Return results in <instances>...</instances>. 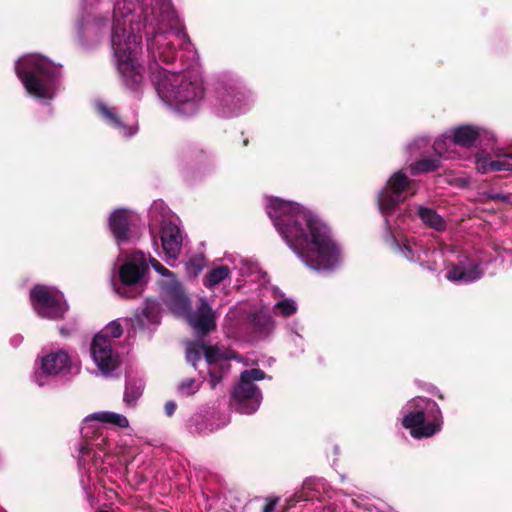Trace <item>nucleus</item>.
<instances>
[{
    "label": "nucleus",
    "mask_w": 512,
    "mask_h": 512,
    "mask_svg": "<svg viewBox=\"0 0 512 512\" xmlns=\"http://www.w3.org/2000/svg\"><path fill=\"white\" fill-rule=\"evenodd\" d=\"M429 143L430 139L428 137L419 136L406 145V150L410 155H416L426 149Z\"/></svg>",
    "instance_id": "31"
},
{
    "label": "nucleus",
    "mask_w": 512,
    "mask_h": 512,
    "mask_svg": "<svg viewBox=\"0 0 512 512\" xmlns=\"http://www.w3.org/2000/svg\"><path fill=\"white\" fill-rule=\"evenodd\" d=\"M266 212L275 229L308 268L332 272L343 262L341 246L329 227L299 203L279 197H266Z\"/></svg>",
    "instance_id": "2"
},
{
    "label": "nucleus",
    "mask_w": 512,
    "mask_h": 512,
    "mask_svg": "<svg viewBox=\"0 0 512 512\" xmlns=\"http://www.w3.org/2000/svg\"><path fill=\"white\" fill-rule=\"evenodd\" d=\"M194 421V419H191V424L189 425V429L191 432H196V433H204V432H207V431H213L214 428H208L207 426L205 427H198V426H195L193 427L192 425V422Z\"/></svg>",
    "instance_id": "37"
},
{
    "label": "nucleus",
    "mask_w": 512,
    "mask_h": 512,
    "mask_svg": "<svg viewBox=\"0 0 512 512\" xmlns=\"http://www.w3.org/2000/svg\"><path fill=\"white\" fill-rule=\"evenodd\" d=\"M412 214L417 215L422 223L429 228L437 231H443L446 229V221L432 208L416 206L415 208L409 209L408 216L411 217Z\"/></svg>",
    "instance_id": "23"
},
{
    "label": "nucleus",
    "mask_w": 512,
    "mask_h": 512,
    "mask_svg": "<svg viewBox=\"0 0 512 512\" xmlns=\"http://www.w3.org/2000/svg\"><path fill=\"white\" fill-rule=\"evenodd\" d=\"M512 158L511 154H506L503 160H492L489 164L490 172L510 171L512 170V163L509 159Z\"/></svg>",
    "instance_id": "34"
},
{
    "label": "nucleus",
    "mask_w": 512,
    "mask_h": 512,
    "mask_svg": "<svg viewBox=\"0 0 512 512\" xmlns=\"http://www.w3.org/2000/svg\"><path fill=\"white\" fill-rule=\"evenodd\" d=\"M160 240L165 261L170 266H175V261L178 259L182 248L180 228L174 222L163 225L160 228Z\"/></svg>",
    "instance_id": "17"
},
{
    "label": "nucleus",
    "mask_w": 512,
    "mask_h": 512,
    "mask_svg": "<svg viewBox=\"0 0 512 512\" xmlns=\"http://www.w3.org/2000/svg\"><path fill=\"white\" fill-rule=\"evenodd\" d=\"M440 166V160L437 158L421 159L414 162L410 167V175L417 176L422 173L433 172Z\"/></svg>",
    "instance_id": "28"
},
{
    "label": "nucleus",
    "mask_w": 512,
    "mask_h": 512,
    "mask_svg": "<svg viewBox=\"0 0 512 512\" xmlns=\"http://www.w3.org/2000/svg\"><path fill=\"white\" fill-rule=\"evenodd\" d=\"M153 269L162 275L161 292L165 303L176 315L187 320L198 334H206L216 327V314L205 298L199 299L196 310H190V302L175 275L158 260L150 257Z\"/></svg>",
    "instance_id": "5"
},
{
    "label": "nucleus",
    "mask_w": 512,
    "mask_h": 512,
    "mask_svg": "<svg viewBox=\"0 0 512 512\" xmlns=\"http://www.w3.org/2000/svg\"><path fill=\"white\" fill-rule=\"evenodd\" d=\"M123 333L122 325L119 321L113 320L110 323H108L104 329L99 332L98 334H104L106 337L112 338H119Z\"/></svg>",
    "instance_id": "33"
},
{
    "label": "nucleus",
    "mask_w": 512,
    "mask_h": 512,
    "mask_svg": "<svg viewBox=\"0 0 512 512\" xmlns=\"http://www.w3.org/2000/svg\"><path fill=\"white\" fill-rule=\"evenodd\" d=\"M35 313L45 319L60 320L68 311V304L61 291L54 287L36 285L30 292Z\"/></svg>",
    "instance_id": "12"
},
{
    "label": "nucleus",
    "mask_w": 512,
    "mask_h": 512,
    "mask_svg": "<svg viewBox=\"0 0 512 512\" xmlns=\"http://www.w3.org/2000/svg\"><path fill=\"white\" fill-rule=\"evenodd\" d=\"M96 512H109V511H107V510H98Z\"/></svg>",
    "instance_id": "43"
},
{
    "label": "nucleus",
    "mask_w": 512,
    "mask_h": 512,
    "mask_svg": "<svg viewBox=\"0 0 512 512\" xmlns=\"http://www.w3.org/2000/svg\"><path fill=\"white\" fill-rule=\"evenodd\" d=\"M441 266L448 263L446 278L455 283H472L482 278L488 260L472 247L441 246Z\"/></svg>",
    "instance_id": "8"
},
{
    "label": "nucleus",
    "mask_w": 512,
    "mask_h": 512,
    "mask_svg": "<svg viewBox=\"0 0 512 512\" xmlns=\"http://www.w3.org/2000/svg\"><path fill=\"white\" fill-rule=\"evenodd\" d=\"M144 381L141 377L127 374L126 387L124 391L123 401L128 407H135L138 399L141 397L144 390Z\"/></svg>",
    "instance_id": "25"
},
{
    "label": "nucleus",
    "mask_w": 512,
    "mask_h": 512,
    "mask_svg": "<svg viewBox=\"0 0 512 512\" xmlns=\"http://www.w3.org/2000/svg\"><path fill=\"white\" fill-rule=\"evenodd\" d=\"M13 341L15 342V345H18V344H20V343H21V341H22V337H21V336H15V337L13 338Z\"/></svg>",
    "instance_id": "40"
},
{
    "label": "nucleus",
    "mask_w": 512,
    "mask_h": 512,
    "mask_svg": "<svg viewBox=\"0 0 512 512\" xmlns=\"http://www.w3.org/2000/svg\"><path fill=\"white\" fill-rule=\"evenodd\" d=\"M457 146L456 142H454V138L451 136V130L448 129L435 139L432 147L440 158L457 159L460 157Z\"/></svg>",
    "instance_id": "24"
},
{
    "label": "nucleus",
    "mask_w": 512,
    "mask_h": 512,
    "mask_svg": "<svg viewBox=\"0 0 512 512\" xmlns=\"http://www.w3.org/2000/svg\"><path fill=\"white\" fill-rule=\"evenodd\" d=\"M149 225L151 233L157 227L162 228L163 225H168L169 222H173L172 212L162 200H155L149 208Z\"/></svg>",
    "instance_id": "22"
},
{
    "label": "nucleus",
    "mask_w": 512,
    "mask_h": 512,
    "mask_svg": "<svg viewBox=\"0 0 512 512\" xmlns=\"http://www.w3.org/2000/svg\"><path fill=\"white\" fill-rule=\"evenodd\" d=\"M279 502V497H267L265 498V504L262 508V512H273Z\"/></svg>",
    "instance_id": "35"
},
{
    "label": "nucleus",
    "mask_w": 512,
    "mask_h": 512,
    "mask_svg": "<svg viewBox=\"0 0 512 512\" xmlns=\"http://www.w3.org/2000/svg\"><path fill=\"white\" fill-rule=\"evenodd\" d=\"M416 192V183L408 179L404 170H399L390 176L386 186L379 192L378 208L385 218L387 238L391 245L408 261L419 264L424 270L435 272L441 267L444 256L441 247H426L422 241L413 237L397 235L389 219L399 205Z\"/></svg>",
    "instance_id": "3"
},
{
    "label": "nucleus",
    "mask_w": 512,
    "mask_h": 512,
    "mask_svg": "<svg viewBox=\"0 0 512 512\" xmlns=\"http://www.w3.org/2000/svg\"><path fill=\"white\" fill-rule=\"evenodd\" d=\"M97 111L102 119L112 128H114L120 135L124 137H131L137 132V125L134 122H126L122 120L116 111L115 107H109L103 102L96 103Z\"/></svg>",
    "instance_id": "19"
},
{
    "label": "nucleus",
    "mask_w": 512,
    "mask_h": 512,
    "mask_svg": "<svg viewBox=\"0 0 512 512\" xmlns=\"http://www.w3.org/2000/svg\"><path fill=\"white\" fill-rule=\"evenodd\" d=\"M401 413L403 427L408 429L414 438H428L442 429V412L432 399L415 397L402 407Z\"/></svg>",
    "instance_id": "7"
},
{
    "label": "nucleus",
    "mask_w": 512,
    "mask_h": 512,
    "mask_svg": "<svg viewBox=\"0 0 512 512\" xmlns=\"http://www.w3.org/2000/svg\"><path fill=\"white\" fill-rule=\"evenodd\" d=\"M90 357L97 369L96 374L105 378L116 376L121 364L115 341L104 334H96L90 344Z\"/></svg>",
    "instance_id": "13"
},
{
    "label": "nucleus",
    "mask_w": 512,
    "mask_h": 512,
    "mask_svg": "<svg viewBox=\"0 0 512 512\" xmlns=\"http://www.w3.org/2000/svg\"><path fill=\"white\" fill-rule=\"evenodd\" d=\"M75 358L63 348H53L42 352L36 360L34 381L38 386L48 383V378L64 377L78 372Z\"/></svg>",
    "instance_id": "9"
},
{
    "label": "nucleus",
    "mask_w": 512,
    "mask_h": 512,
    "mask_svg": "<svg viewBox=\"0 0 512 512\" xmlns=\"http://www.w3.org/2000/svg\"><path fill=\"white\" fill-rule=\"evenodd\" d=\"M130 212L126 209H116L109 217V227L117 244L120 246L130 240Z\"/></svg>",
    "instance_id": "20"
},
{
    "label": "nucleus",
    "mask_w": 512,
    "mask_h": 512,
    "mask_svg": "<svg viewBox=\"0 0 512 512\" xmlns=\"http://www.w3.org/2000/svg\"><path fill=\"white\" fill-rule=\"evenodd\" d=\"M15 70L26 91L40 101H51L61 82V66L40 54L20 57Z\"/></svg>",
    "instance_id": "6"
},
{
    "label": "nucleus",
    "mask_w": 512,
    "mask_h": 512,
    "mask_svg": "<svg viewBox=\"0 0 512 512\" xmlns=\"http://www.w3.org/2000/svg\"><path fill=\"white\" fill-rule=\"evenodd\" d=\"M265 290L271 293L275 297V303L273 304V311L276 315L283 317H289L296 313L297 306L292 299H283L280 291L275 287L265 288Z\"/></svg>",
    "instance_id": "26"
},
{
    "label": "nucleus",
    "mask_w": 512,
    "mask_h": 512,
    "mask_svg": "<svg viewBox=\"0 0 512 512\" xmlns=\"http://www.w3.org/2000/svg\"><path fill=\"white\" fill-rule=\"evenodd\" d=\"M265 378L266 374L261 369L244 370L240 375L239 382L233 388L231 407L241 414L250 415L255 413L259 409L263 397L261 390L254 384V381Z\"/></svg>",
    "instance_id": "10"
},
{
    "label": "nucleus",
    "mask_w": 512,
    "mask_h": 512,
    "mask_svg": "<svg viewBox=\"0 0 512 512\" xmlns=\"http://www.w3.org/2000/svg\"><path fill=\"white\" fill-rule=\"evenodd\" d=\"M252 93L237 88H220L217 91V113L221 117H235L247 112L253 104Z\"/></svg>",
    "instance_id": "15"
},
{
    "label": "nucleus",
    "mask_w": 512,
    "mask_h": 512,
    "mask_svg": "<svg viewBox=\"0 0 512 512\" xmlns=\"http://www.w3.org/2000/svg\"><path fill=\"white\" fill-rule=\"evenodd\" d=\"M454 142L463 148L488 146L495 141L494 133L484 126L459 125L450 128Z\"/></svg>",
    "instance_id": "16"
},
{
    "label": "nucleus",
    "mask_w": 512,
    "mask_h": 512,
    "mask_svg": "<svg viewBox=\"0 0 512 512\" xmlns=\"http://www.w3.org/2000/svg\"><path fill=\"white\" fill-rule=\"evenodd\" d=\"M161 311V304L157 300L148 298L135 316L125 321L131 322L134 330H153L160 323Z\"/></svg>",
    "instance_id": "18"
},
{
    "label": "nucleus",
    "mask_w": 512,
    "mask_h": 512,
    "mask_svg": "<svg viewBox=\"0 0 512 512\" xmlns=\"http://www.w3.org/2000/svg\"><path fill=\"white\" fill-rule=\"evenodd\" d=\"M148 269L143 252H133L118 268L119 282H113L117 294L135 298L144 290V276Z\"/></svg>",
    "instance_id": "11"
},
{
    "label": "nucleus",
    "mask_w": 512,
    "mask_h": 512,
    "mask_svg": "<svg viewBox=\"0 0 512 512\" xmlns=\"http://www.w3.org/2000/svg\"><path fill=\"white\" fill-rule=\"evenodd\" d=\"M99 425L127 428L129 420L126 416L111 411L95 412L83 420L80 428L83 440L76 445L74 456L81 473L80 483L88 499L91 497V485H94L92 475L108 473L114 464L110 452L111 443L99 433Z\"/></svg>",
    "instance_id": "4"
},
{
    "label": "nucleus",
    "mask_w": 512,
    "mask_h": 512,
    "mask_svg": "<svg viewBox=\"0 0 512 512\" xmlns=\"http://www.w3.org/2000/svg\"><path fill=\"white\" fill-rule=\"evenodd\" d=\"M235 269H238L242 275L245 273L243 268H239L235 261L232 262V266L226 263L214 265L203 278L204 286L209 289H214L225 281H229L232 270Z\"/></svg>",
    "instance_id": "21"
},
{
    "label": "nucleus",
    "mask_w": 512,
    "mask_h": 512,
    "mask_svg": "<svg viewBox=\"0 0 512 512\" xmlns=\"http://www.w3.org/2000/svg\"><path fill=\"white\" fill-rule=\"evenodd\" d=\"M492 160H490V157L488 154H485L483 152H477L474 155V164L476 167V170L481 174H487L490 173V167L489 164Z\"/></svg>",
    "instance_id": "32"
},
{
    "label": "nucleus",
    "mask_w": 512,
    "mask_h": 512,
    "mask_svg": "<svg viewBox=\"0 0 512 512\" xmlns=\"http://www.w3.org/2000/svg\"><path fill=\"white\" fill-rule=\"evenodd\" d=\"M291 340L294 342V344L296 346L300 347V352H302L303 351V348H302V346H303V338L301 337V335H299L297 333H294L292 335Z\"/></svg>",
    "instance_id": "39"
},
{
    "label": "nucleus",
    "mask_w": 512,
    "mask_h": 512,
    "mask_svg": "<svg viewBox=\"0 0 512 512\" xmlns=\"http://www.w3.org/2000/svg\"><path fill=\"white\" fill-rule=\"evenodd\" d=\"M204 354L208 372L210 376V386L215 389L221 380L228 374L230 364L226 358L220 353L216 346L201 345L196 347L191 345L186 349V360L193 367L200 361L201 354Z\"/></svg>",
    "instance_id": "14"
},
{
    "label": "nucleus",
    "mask_w": 512,
    "mask_h": 512,
    "mask_svg": "<svg viewBox=\"0 0 512 512\" xmlns=\"http://www.w3.org/2000/svg\"><path fill=\"white\" fill-rule=\"evenodd\" d=\"M204 266H205L204 257L201 255H198V256H194V257L190 258L185 263V270L189 276L195 277L203 270Z\"/></svg>",
    "instance_id": "30"
},
{
    "label": "nucleus",
    "mask_w": 512,
    "mask_h": 512,
    "mask_svg": "<svg viewBox=\"0 0 512 512\" xmlns=\"http://www.w3.org/2000/svg\"><path fill=\"white\" fill-rule=\"evenodd\" d=\"M175 21L171 0H83L76 30L88 42L110 29L120 84L141 94L151 83L167 106L189 117L203 100V79L197 52Z\"/></svg>",
    "instance_id": "1"
},
{
    "label": "nucleus",
    "mask_w": 512,
    "mask_h": 512,
    "mask_svg": "<svg viewBox=\"0 0 512 512\" xmlns=\"http://www.w3.org/2000/svg\"><path fill=\"white\" fill-rule=\"evenodd\" d=\"M403 222H404V220L401 218V219L399 220V222H398V221L396 222V226H397L398 228L402 229V224H403Z\"/></svg>",
    "instance_id": "41"
},
{
    "label": "nucleus",
    "mask_w": 512,
    "mask_h": 512,
    "mask_svg": "<svg viewBox=\"0 0 512 512\" xmlns=\"http://www.w3.org/2000/svg\"><path fill=\"white\" fill-rule=\"evenodd\" d=\"M60 333H61L62 335H67V333L64 331V329H63V328H60Z\"/></svg>",
    "instance_id": "42"
},
{
    "label": "nucleus",
    "mask_w": 512,
    "mask_h": 512,
    "mask_svg": "<svg viewBox=\"0 0 512 512\" xmlns=\"http://www.w3.org/2000/svg\"><path fill=\"white\" fill-rule=\"evenodd\" d=\"M251 323L255 332L260 335H268L274 329V321L268 310H259L251 315Z\"/></svg>",
    "instance_id": "27"
},
{
    "label": "nucleus",
    "mask_w": 512,
    "mask_h": 512,
    "mask_svg": "<svg viewBox=\"0 0 512 512\" xmlns=\"http://www.w3.org/2000/svg\"><path fill=\"white\" fill-rule=\"evenodd\" d=\"M202 381L187 378L179 382L176 388V393L179 397H190L195 395L201 388Z\"/></svg>",
    "instance_id": "29"
},
{
    "label": "nucleus",
    "mask_w": 512,
    "mask_h": 512,
    "mask_svg": "<svg viewBox=\"0 0 512 512\" xmlns=\"http://www.w3.org/2000/svg\"><path fill=\"white\" fill-rule=\"evenodd\" d=\"M302 500H306V498L302 495V492H300V493L297 492L290 499H288V505L293 506V505H295V503L302 501Z\"/></svg>",
    "instance_id": "38"
},
{
    "label": "nucleus",
    "mask_w": 512,
    "mask_h": 512,
    "mask_svg": "<svg viewBox=\"0 0 512 512\" xmlns=\"http://www.w3.org/2000/svg\"><path fill=\"white\" fill-rule=\"evenodd\" d=\"M177 405L174 401H168L165 404V413L167 416H172L175 413Z\"/></svg>",
    "instance_id": "36"
}]
</instances>
